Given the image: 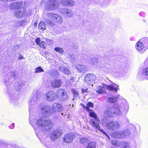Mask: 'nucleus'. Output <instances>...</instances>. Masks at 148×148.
Segmentation results:
<instances>
[{
  "instance_id": "nucleus-1",
  "label": "nucleus",
  "mask_w": 148,
  "mask_h": 148,
  "mask_svg": "<svg viewBox=\"0 0 148 148\" xmlns=\"http://www.w3.org/2000/svg\"><path fill=\"white\" fill-rule=\"evenodd\" d=\"M87 110L88 112L89 113V114L90 117H93L94 119H91L89 120V122L90 124L93 128L96 130H98L103 134L106 135L107 137L109 138V136L106 134V133L103 131L102 129L101 128L99 125V123L100 122L99 119L97 117L96 114L91 110L89 109L88 107H86L83 106Z\"/></svg>"
},
{
  "instance_id": "nucleus-2",
  "label": "nucleus",
  "mask_w": 148,
  "mask_h": 148,
  "mask_svg": "<svg viewBox=\"0 0 148 148\" xmlns=\"http://www.w3.org/2000/svg\"><path fill=\"white\" fill-rule=\"evenodd\" d=\"M128 109V108L127 106L124 108L123 106L122 108L118 107L116 108L112 107L109 108L107 109L104 113V115L110 117L113 116L114 115L120 116L122 114L121 110H123L125 112H127Z\"/></svg>"
},
{
  "instance_id": "nucleus-3",
  "label": "nucleus",
  "mask_w": 148,
  "mask_h": 148,
  "mask_svg": "<svg viewBox=\"0 0 148 148\" xmlns=\"http://www.w3.org/2000/svg\"><path fill=\"white\" fill-rule=\"evenodd\" d=\"M37 124L44 131H49L54 124L51 120L45 119L43 117L40 118L37 120Z\"/></svg>"
},
{
  "instance_id": "nucleus-4",
  "label": "nucleus",
  "mask_w": 148,
  "mask_h": 148,
  "mask_svg": "<svg viewBox=\"0 0 148 148\" xmlns=\"http://www.w3.org/2000/svg\"><path fill=\"white\" fill-rule=\"evenodd\" d=\"M59 2L56 0H49L47 2L45 9L48 11L55 10L59 7Z\"/></svg>"
},
{
  "instance_id": "nucleus-5",
  "label": "nucleus",
  "mask_w": 148,
  "mask_h": 148,
  "mask_svg": "<svg viewBox=\"0 0 148 148\" xmlns=\"http://www.w3.org/2000/svg\"><path fill=\"white\" fill-rule=\"evenodd\" d=\"M41 112L45 117L49 116L54 113L52 106L49 105L43 106L41 109Z\"/></svg>"
},
{
  "instance_id": "nucleus-6",
  "label": "nucleus",
  "mask_w": 148,
  "mask_h": 148,
  "mask_svg": "<svg viewBox=\"0 0 148 148\" xmlns=\"http://www.w3.org/2000/svg\"><path fill=\"white\" fill-rule=\"evenodd\" d=\"M62 130L58 129L53 132L51 134L50 137L52 140H55L59 138L62 133Z\"/></svg>"
},
{
  "instance_id": "nucleus-7",
  "label": "nucleus",
  "mask_w": 148,
  "mask_h": 148,
  "mask_svg": "<svg viewBox=\"0 0 148 148\" xmlns=\"http://www.w3.org/2000/svg\"><path fill=\"white\" fill-rule=\"evenodd\" d=\"M60 12L65 16L71 17L74 15V14L70 10L66 8H62L60 9Z\"/></svg>"
},
{
  "instance_id": "nucleus-8",
  "label": "nucleus",
  "mask_w": 148,
  "mask_h": 148,
  "mask_svg": "<svg viewBox=\"0 0 148 148\" xmlns=\"http://www.w3.org/2000/svg\"><path fill=\"white\" fill-rule=\"evenodd\" d=\"M106 126L109 129L114 130L119 127L120 125L118 122L110 121L106 124Z\"/></svg>"
},
{
  "instance_id": "nucleus-9",
  "label": "nucleus",
  "mask_w": 148,
  "mask_h": 148,
  "mask_svg": "<svg viewBox=\"0 0 148 148\" xmlns=\"http://www.w3.org/2000/svg\"><path fill=\"white\" fill-rule=\"evenodd\" d=\"M25 10L23 8H21L15 12L14 16L18 18H21L26 15Z\"/></svg>"
},
{
  "instance_id": "nucleus-10",
  "label": "nucleus",
  "mask_w": 148,
  "mask_h": 148,
  "mask_svg": "<svg viewBox=\"0 0 148 148\" xmlns=\"http://www.w3.org/2000/svg\"><path fill=\"white\" fill-rule=\"evenodd\" d=\"M75 67L79 73H84L88 71L87 67L82 64H78L76 65Z\"/></svg>"
},
{
  "instance_id": "nucleus-11",
  "label": "nucleus",
  "mask_w": 148,
  "mask_h": 148,
  "mask_svg": "<svg viewBox=\"0 0 148 148\" xmlns=\"http://www.w3.org/2000/svg\"><path fill=\"white\" fill-rule=\"evenodd\" d=\"M75 137L73 134L70 133L65 135L63 138V141L66 143H70L73 141Z\"/></svg>"
},
{
  "instance_id": "nucleus-12",
  "label": "nucleus",
  "mask_w": 148,
  "mask_h": 148,
  "mask_svg": "<svg viewBox=\"0 0 148 148\" xmlns=\"http://www.w3.org/2000/svg\"><path fill=\"white\" fill-rule=\"evenodd\" d=\"M23 2H14L10 3L9 5L10 9L16 10L22 8Z\"/></svg>"
},
{
  "instance_id": "nucleus-13",
  "label": "nucleus",
  "mask_w": 148,
  "mask_h": 148,
  "mask_svg": "<svg viewBox=\"0 0 148 148\" xmlns=\"http://www.w3.org/2000/svg\"><path fill=\"white\" fill-rule=\"evenodd\" d=\"M55 94L52 91L48 92L45 96L46 99L48 101L52 102L55 99Z\"/></svg>"
},
{
  "instance_id": "nucleus-14",
  "label": "nucleus",
  "mask_w": 148,
  "mask_h": 148,
  "mask_svg": "<svg viewBox=\"0 0 148 148\" xmlns=\"http://www.w3.org/2000/svg\"><path fill=\"white\" fill-rule=\"evenodd\" d=\"M15 73L13 71L7 73L5 77V83L9 82L10 81L14 79L15 77Z\"/></svg>"
},
{
  "instance_id": "nucleus-15",
  "label": "nucleus",
  "mask_w": 148,
  "mask_h": 148,
  "mask_svg": "<svg viewBox=\"0 0 148 148\" xmlns=\"http://www.w3.org/2000/svg\"><path fill=\"white\" fill-rule=\"evenodd\" d=\"M96 79L95 76L93 74H88L86 75L85 78V82L90 83L94 81Z\"/></svg>"
},
{
  "instance_id": "nucleus-16",
  "label": "nucleus",
  "mask_w": 148,
  "mask_h": 148,
  "mask_svg": "<svg viewBox=\"0 0 148 148\" xmlns=\"http://www.w3.org/2000/svg\"><path fill=\"white\" fill-rule=\"evenodd\" d=\"M62 82L60 80H53L51 82V86L54 88H59L62 85Z\"/></svg>"
},
{
  "instance_id": "nucleus-17",
  "label": "nucleus",
  "mask_w": 148,
  "mask_h": 148,
  "mask_svg": "<svg viewBox=\"0 0 148 148\" xmlns=\"http://www.w3.org/2000/svg\"><path fill=\"white\" fill-rule=\"evenodd\" d=\"M52 107L54 113L56 111H60L63 109V107L62 105L58 103H53V106H52Z\"/></svg>"
},
{
  "instance_id": "nucleus-18",
  "label": "nucleus",
  "mask_w": 148,
  "mask_h": 148,
  "mask_svg": "<svg viewBox=\"0 0 148 148\" xmlns=\"http://www.w3.org/2000/svg\"><path fill=\"white\" fill-rule=\"evenodd\" d=\"M113 137L115 138H121L124 137L125 134L123 132L120 131L114 132L112 134Z\"/></svg>"
},
{
  "instance_id": "nucleus-19",
  "label": "nucleus",
  "mask_w": 148,
  "mask_h": 148,
  "mask_svg": "<svg viewBox=\"0 0 148 148\" xmlns=\"http://www.w3.org/2000/svg\"><path fill=\"white\" fill-rule=\"evenodd\" d=\"M59 69L60 71L64 74L67 75H70L71 74L70 70L65 66H61L59 67Z\"/></svg>"
},
{
  "instance_id": "nucleus-20",
  "label": "nucleus",
  "mask_w": 148,
  "mask_h": 148,
  "mask_svg": "<svg viewBox=\"0 0 148 148\" xmlns=\"http://www.w3.org/2000/svg\"><path fill=\"white\" fill-rule=\"evenodd\" d=\"M65 90L62 89L60 88L56 90L55 95L57 97H61L63 94L65 93Z\"/></svg>"
},
{
  "instance_id": "nucleus-21",
  "label": "nucleus",
  "mask_w": 148,
  "mask_h": 148,
  "mask_svg": "<svg viewBox=\"0 0 148 148\" xmlns=\"http://www.w3.org/2000/svg\"><path fill=\"white\" fill-rule=\"evenodd\" d=\"M25 86V83L23 82H20L16 83L15 85V87L16 90L17 91L19 90L22 87Z\"/></svg>"
},
{
  "instance_id": "nucleus-22",
  "label": "nucleus",
  "mask_w": 148,
  "mask_h": 148,
  "mask_svg": "<svg viewBox=\"0 0 148 148\" xmlns=\"http://www.w3.org/2000/svg\"><path fill=\"white\" fill-rule=\"evenodd\" d=\"M136 49L138 51H141L143 47V43L140 41L138 42L136 45Z\"/></svg>"
},
{
  "instance_id": "nucleus-23",
  "label": "nucleus",
  "mask_w": 148,
  "mask_h": 148,
  "mask_svg": "<svg viewBox=\"0 0 148 148\" xmlns=\"http://www.w3.org/2000/svg\"><path fill=\"white\" fill-rule=\"evenodd\" d=\"M98 60V59L96 58H90L89 60V62L91 64L95 66L97 64Z\"/></svg>"
},
{
  "instance_id": "nucleus-24",
  "label": "nucleus",
  "mask_w": 148,
  "mask_h": 148,
  "mask_svg": "<svg viewBox=\"0 0 148 148\" xmlns=\"http://www.w3.org/2000/svg\"><path fill=\"white\" fill-rule=\"evenodd\" d=\"M106 88L110 91H114L115 92H117L118 89L116 87H114L113 85H107Z\"/></svg>"
},
{
  "instance_id": "nucleus-25",
  "label": "nucleus",
  "mask_w": 148,
  "mask_h": 148,
  "mask_svg": "<svg viewBox=\"0 0 148 148\" xmlns=\"http://www.w3.org/2000/svg\"><path fill=\"white\" fill-rule=\"evenodd\" d=\"M38 28L40 29H42V30L46 29L45 24L44 22H40L38 25Z\"/></svg>"
},
{
  "instance_id": "nucleus-26",
  "label": "nucleus",
  "mask_w": 148,
  "mask_h": 148,
  "mask_svg": "<svg viewBox=\"0 0 148 148\" xmlns=\"http://www.w3.org/2000/svg\"><path fill=\"white\" fill-rule=\"evenodd\" d=\"M96 92L99 94H102L104 92V90L103 89V87L99 86L97 88Z\"/></svg>"
},
{
  "instance_id": "nucleus-27",
  "label": "nucleus",
  "mask_w": 148,
  "mask_h": 148,
  "mask_svg": "<svg viewBox=\"0 0 148 148\" xmlns=\"http://www.w3.org/2000/svg\"><path fill=\"white\" fill-rule=\"evenodd\" d=\"M54 20L57 22L59 23H61L62 22V18L61 16L57 14L56 17H55Z\"/></svg>"
},
{
  "instance_id": "nucleus-28",
  "label": "nucleus",
  "mask_w": 148,
  "mask_h": 148,
  "mask_svg": "<svg viewBox=\"0 0 148 148\" xmlns=\"http://www.w3.org/2000/svg\"><path fill=\"white\" fill-rule=\"evenodd\" d=\"M108 101L110 103L115 102L117 100V97H112L107 98Z\"/></svg>"
},
{
  "instance_id": "nucleus-29",
  "label": "nucleus",
  "mask_w": 148,
  "mask_h": 148,
  "mask_svg": "<svg viewBox=\"0 0 148 148\" xmlns=\"http://www.w3.org/2000/svg\"><path fill=\"white\" fill-rule=\"evenodd\" d=\"M96 145V143L95 142H91L88 144L87 148H95Z\"/></svg>"
},
{
  "instance_id": "nucleus-30",
  "label": "nucleus",
  "mask_w": 148,
  "mask_h": 148,
  "mask_svg": "<svg viewBox=\"0 0 148 148\" xmlns=\"http://www.w3.org/2000/svg\"><path fill=\"white\" fill-rule=\"evenodd\" d=\"M56 14L53 13H50L47 14V15L49 18L53 20H54L55 17H56Z\"/></svg>"
},
{
  "instance_id": "nucleus-31",
  "label": "nucleus",
  "mask_w": 148,
  "mask_h": 148,
  "mask_svg": "<svg viewBox=\"0 0 148 148\" xmlns=\"http://www.w3.org/2000/svg\"><path fill=\"white\" fill-rule=\"evenodd\" d=\"M54 50L55 51L62 54H63L64 50L62 48L60 47H56L54 48Z\"/></svg>"
},
{
  "instance_id": "nucleus-32",
  "label": "nucleus",
  "mask_w": 148,
  "mask_h": 148,
  "mask_svg": "<svg viewBox=\"0 0 148 148\" xmlns=\"http://www.w3.org/2000/svg\"><path fill=\"white\" fill-rule=\"evenodd\" d=\"M71 92L73 94V98L76 99V97H77L79 95V93L78 91L74 89H71Z\"/></svg>"
},
{
  "instance_id": "nucleus-33",
  "label": "nucleus",
  "mask_w": 148,
  "mask_h": 148,
  "mask_svg": "<svg viewBox=\"0 0 148 148\" xmlns=\"http://www.w3.org/2000/svg\"><path fill=\"white\" fill-rule=\"evenodd\" d=\"M44 71V70L40 66L37 67L35 69V73H37Z\"/></svg>"
},
{
  "instance_id": "nucleus-34",
  "label": "nucleus",
  "mask_w": 148,
  "mask_h": 148,
  "mask_svg": "<svg viewBox=\"0 0 148 148\" xmlns=\"http://www.w3.org/2000/svg\"><path fill=\"white\" fill-rule=\"evenodd\" d=\"M65 93L63 94L61 97L62 99L64 101H67L68 100L69 97L67 95V93L65 91Z\"/></svg>"
},
{
  "instance_id": "nucleus-35",
  "label": "nucleus",
  "mask_w": 148,
  "mask_h": 148,
  "mask_svg": "<svg viewBox=\"0 0 148 148\" xmlns=\"http://www.w3.org/2000/svg\"><path fill=\"white\" fill-rule=\"evenodd\" d=\"M68 1L67 4H65L67 6H71L75 5V2L72 0H69V1Z\"/></svg>"
},
{
  "instance_id": "nucleus-36",
  "label": "nucleus",
  "mask_w": 148,
  "mask_h": 148,
  "mask_svg": "<svg viewBox=\"0 0 148 148\" xmlns=\"http://www.w3.org/2000/svg\"><path fill=\"white\" fill-rule=\"evenodd\" d=\"M143 41H144L143 45L146 47L148 48V38H145L143 39Z\"/></svg>"
},
{
  "instance_id": "nucleus-37",
  "label": "nucleus",
  "mask_w": 148,
  "mask_h": 148,
  "mask_svg": "<svg viewBox=\"0 0 148 148\" xmlns=\"http://www.w3.org/2000/svg\"><path fill=\"white\" fill-rule=\"evenodd\" d=\"M121 148H130V146L128 143L124 142Z\"/></svg>"
},
{
  "instance_id": "nucleus-38",
  "label": "nucleus",
  "mask_w": 148,
  "mask_h": 148,
  "mask_svg": "<svg viewBox=\"0 0 148 148\" xmlns=\"http://www.w3.org/2000/svg\"><path fill=\"white\" fill-rule=\"evenodd\" d=\"M69 59L71 62H73L75 58V56L74 55L71 53L69 54Z\"/></svg>"
},
{
  "instance_id": "nucleus-39",
  "label": "nucleus",
  "mask_w": 148,
  "mask_h": 148,
  "mask_svg": "<svg viewBox=\"0 0 148 148\" xmlns=\"http://www.w3.org/2000/svg\"><path fill=\"white\" fill-rule=\"evenodd\" d=\"M51 74H52L53 75L57 76L58 75V72L57 71H55L54 70H51L50 72Z\"/></svg>"
},
{
  "instance_id": "nucleus-40",
  "label": "nucleus",
  "mask_w": 148,
  "mask_h": 148,
  "mask_svg": "<svg viewBox=\"0 0 148 148\" xmlns=\"http://www.w3.org/2000/svg\"><path fill=\"white\" fill-rule=\"evenodd\" d=\"M142 73L145 75H148V67L146 68L143 70Z\"/></svg>"
},
{
  "instance_id": "nucleus-41",
  "label": "nucleus",
  "mask_w": 148,
  "mask_h": 148,
  "mask_svg": "<svg viewBox=\"0 0 148 148\" xmlns=\"http://www.w3.org/2000/svg\"><path fill=\"white\" fill-rule=\"evenodd\" d=\"M88 139L86 138H81L80 140V142L83 144L87 142Z\"/></svg>"
},
{
  "instance_id": "nucleus-42",
  "label": "nucleus",
  "mask_w": 148,
  "mask_h": 148,
  "mask_svg": "<svg viewBox=\"0 0 148 148\" xmlns=\"http://www.w3.org/2000/svg\"><path fill=\"white\" fill-rule=\"evenodd\" d=\"M45 45L46 44L45 42L43 41H42L38 45H39L40 47L41 48H45Z\"/></svg>"
},
{
  "instance_id": "nucleus-43",
  "label": "nucleus",
  "mask_w": 148,
  "mask_h": 148,
  "mask_svg": "<svg viewBox=\"0 0 148 148\" xmlns=\"http://www.w3.org/2000/svg\"><path fill=\"white\" fill-rule=\"evenodd\" d=\"M22 26H24L28 23V21H26V20L21 21Z\"/></svg>"
},
{
  "instance_id": "nucleus-44",
  "label": "nucleus",
  "mask_w": 148,
  "mask_h": 148,
  "mask_svg": "<svg viewBox=\"0 0 148 148\" xmlns=\"http://www.w3.org/2000/svg\"><path fill=\"white\" fill-rule=\"evenodd\" d=\"M111 143L114 146H119V144L116 140H112L111 141Z\"/></svg>"
},
{
  "instance_id": "nucleus-45",
  "label": "nucleus",
  "mask_w": 148,
  "mask_h": 148,
  "mask_svg": "<svg viewBox=\"0 0 148 148\" xmlns=\"http://www.w3.org/2000/svg\"><path fill=\"white\" fill-rule=\"evenodd\" d=\"M45 22L50 25L52 26L53 25V23L49 19H46L45 20Z\"/></svg>"
},
{
  "instance_id": "nucleus-46",
  "label": "nucleus",
  "mask_w": 148,
  "mask_h": 148,
  "mask_svg": "<svg viewBox=\"0 0 148 148\" xmlns=\"http://www.w3.org/2000/svg\"><path fill=\"white\" fill-rule=\"evenodd\" d=\"M68 1H69V0H62L61 2V4L67 6V5H65V4H66V3L67 4L68 2Z\"/></svg>"
},
{
  "instance_id": "nucleus-47",
  "label": "nucleus",
  "mask_w": 148,
  "mask_h": 148,
  "mask_svg": "<svg viewBox=\"0 0 148 148\" xmlns=\"http://www.w3.org/2000/svg\"><path fill=\"white\" fill-rule=\"evenodd\" d=\"M16 26L18 27H20L21 26V22L20 21H18L16 22Z\"/></svg>"
},
{
  "instance_id": "nucleus-48",
  "label": "nucleus",
  "mask_w": 148,
  "mask_h": 148,
  "mask_svg": "<svg viewBox=\"0 0 148 148\" xmlns=\"http://www.w3.org/2000/svg\"><path fill=\"white\" fill-rule=\"evenodd\" d=\"M94 105L93 104L90 102H88V103L87 104V106H86V107H88L89 108V107H92Z\"/></svg>"
},
{
  "instance_id": "nucleus-49",
  "label": "nucleus",
  "mask_w": 148,
  "mask_h": 148,
  "mask_svg": "<svg viewBox=\"0 0 148 148\" xmlns=\"http://www.w3.org/2000/svg\"><path fill=\"white\" fill-rule=\"evenodd\" d=\"M124 133L125 134V136H129L130 134V131L128 130H127L126 131L124 132Z\"/></svg>"
},
{
  "instance_id": "nucleus-50",
  "label": "nucleus",
  "mask_w": 148,
  "mask_h": 148,
  "mask_svg": "<svg viewBox=\"0 0 148 148\" xmlns=\"http://www.w3.org/2000/svg\"><path fill=\"white\" fill-rule=\"evenodd\" d=\"M40 39L39 38H37L35 40V41L36 44L38 45H39L40 44Z\"/></svg>"
},
{
  "instance_id": "nucleus-51",
  "label": "nucleus",
  "mask_w": 148,
  "mask_h": 148,
  "mask_svg": "<svg viewBox=\"0 0 148 148\" xmlns=\"http://www.w3.org/2000/svg\"><path fill=\"white\" fill-rule=\"evenodd\" d=\"M35 97H34L31 100L30 103H29V104H31L32 103L33 104L34 103V99H35Z\"/></svg>"
},
{
  "instance_id": "nucleus-52",
  "label": "nucleus",
  "mask_w": 148,
  "mask_h": 148,
  "mask_svg": "<svg viewBox=\"0 0 148 148\" xmlns=\"http://www.w3.org/2000/svg\"><path fill=\"white\" fill-rule=\"evenodd\" d=\"M88 90V89L87 88H86L85 89H82V91L83 93H84L85 92H87Z\"/></svg>"
},
{
  "instance_id": "nucleus-53",
  "label": "nucleus",
  "mask_w": 148,
  "mask_h": 148,
  "mask_svg": "<svg viewBox=\"0 0 148 148\" xmlns=\"http://www.w3.org/2000/svg\"><path fill=\"white\" fill-rule=\"evenodd\" d=\"M23 56H22L21 55H20V57L19 58H18V59H19L21 60V59H23Z\"/></svg>"
},
{
  "instance_id": "nucleus-54",
  "label": "nucleus",
  "mask_w": 148,
  "mask_h": 148,
  "mask_svg": "<svg viewBox=\"0 0 148 148\" xmlns=\"http://www.w3.org/2000/svg\"><path fill=\"white\" fill-rule=\"evenodd\" d=\"M37 23L36 22H34V26H35V27H36L37 26Z\"/></svg>"
},
{
  "instance_id": "nucleus-55",
  "label": "nucleus",
  "mask_w": 148,
  "mask_h": 148,
  "mask_svg": "<svg viewBox=\"0 0 148 148\" xmlns=\"http://www.w3.org/2000/svg\"><path fill=\"white\" fill-rule=\"evenodd\" d=\"M12 128H11L10 126H9V127H10V129H13L14 128V123H13L12 124Z\"/></svg>"
},
{
  "instance_id": "nucleus-56",
  "label": "nucleus",
  "mask_w": 148,
  "mask_h": 148,
  "mask_svg": "<svg viewBox=\"0 0 148 148\" xmlns=\"http://www.w3.org/2000/svg\"><path fill=\"white\" fill-rule=\"evenodd\" d=\"M7 92L8 94H10L12 93V90H11V91H10H10H8Z\"/></svg>"
},
{
  "instance_id": "nucleus-57",
  "label": "nucleus",
  "mask_w": 148,
  "mask_h": 148,
  "mask_svg": "<svg viewBox=\"0 0 148 148\" xmlns=\"http://www.w3.org/2000/svg\"><path fill=\"white\" fill-rule=\"evenodd\" d=\"M115 85L116 86H117V87H119V86H118V85H116V84H115Z\"/></svg>"
},
{
  "instance_id": "nucleus-58",
  "label": "nucleus",
  "mask_w": 148,
  "mask_h": 148,
  "mask_svg": "<svg viewBox=\"0 0 148 148\" xmlns=\"http://www.w3.org/2000/svg\"><path fill=\"white\" fill-rule=\"evenodd\" d=\"M62 115H63V113H62Z\"/></svg>"
}]
</instances>
